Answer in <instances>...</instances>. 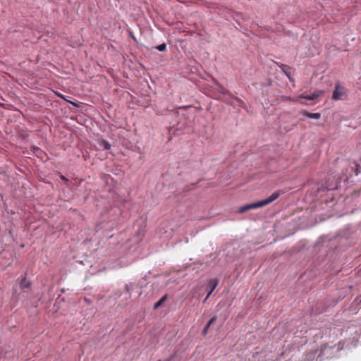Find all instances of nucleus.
<instances>
[{
    "label": "nucleus",
    "mask_w": 361,
    "mask_h": 361,
    "mask_svg": "<svg viewBox=\"0 0 361 361\" xmlns=\"http://www.w3.org/2000/svg\"><path fill=\"white\" fill-rule=\"evenodd\" d=\"M348 90L341 85L338 82L336 84L335 90L333 92L331 99L333 100H343L346 97Z\"/></svg>",
    "instance_id": "obj_2"
},
{
    "label": "nucleus",
    "mask_w": 361,
    "mask_h": 361,
    "mask_svg": "<svg viewBox=\"0 0 361 361\" xmlns=\"http://www.w3.org/2000/svg\"><path fill=\"white\" fill-rule=\"evenodd\" d=\"M355 166H356L355 175H357L360 173V171H359L360 165L359 164H356Z\"/></svg>",
    "instance_id": "obj_12"
},
{
    "label": "nucleus",
    "mask_w": 361,
    "mask_h": 361,
    "mask_svg": "<svg viewBox=\"0 0 361 361\" xmlns=\"http://www.w3.org/2000/svg\"><path fill=\"white\" fill-rule=\"evenodd\" d=\"M156 49L160 51H164L166 50V45L165 43H162L156 47Z\"/></svg>",
    "instance_id": "obj_10"
},
{
    "label": "nucleus",
    "mask_w": 361,
    "mask_h": 361,
    "mask_svg": "<svg viewBox=\"0 0 361 361\" xmlns=\"http://www.w3.org/2000/svg\"><path fill=\"white\" fill-rule=\"evenodd\" d=\"M234 100L236 102V104H237L239 106H240V107H245V102H244L242 99H239V98H238V97H235V98H234Z\"/></svg>",
    "instance_id": "obj_9"
},
{
    "label": "nucleus",
    "mask_w": 361,
    "mask_h": 361,
    "mask_svg": "<svg viewBox=\"0 0 361 361\" xmlns=\"http://www.w3.org/2000/svg\"><path fill=\"white\" fill-rule=\"evenodd\" d=\"M61 179L67 180V179L64 176H61Z\"/></svg>",
    "instance_id": "obj_15"
},
{
    "label": "nucleus",
    "mask_w": 361,
    "mask_h": 361,
    "mask_svg": "<svg viewBox=\"0 0 361 361\" xmlns=\"http://www.w3.org/2000/svg\"><path fill=\"white\" fill-rule=\"evenodd\" d=\"M216 320V317H213L212 318H211L209 319V321L208 322V323L207 324V325L205 326L204 329H203L202 331V334L203 335H206L208 332V330L210 327V326L214 324L215 322V321Z\"/></svg>",
    "instance_id": "obj_7"
},
{
    "label": "nucleus",
    "mask_w": 361,
    "mask_h": 361,
    "mask_svg": "<svg viewBox=\"0 0 361 361\" xmlns=\"http://www.w3.org/2000/svg\"><path fill=\"white\" fill-rule=\"evenodd\" d=\"M101 145L103 147V148L104 149H106V150H108L111 148V145L105 140L102 141Z\"/></svg>",
    "instance_id": "obj_11"
},
{
    "label": "nucleus",
    "mask_w": 361,
    "mask_h": 361,
    "mask_svg": "<svg viewBox=\"0 0 361 361\" xmlns=\"http://www.w3.org/2000/svg\"><path fill=\"white\" fill-rule=\"evenodd\" d=\"M144 233H145V231H144V230H142V231H138V234H139V235H144Z\"/></svg>",
    "instance_id": "obj_13"
},
{
    "label": "nucleus",
    "mask_w": 361,
    "mask_h": 361,
    "mask_svg": "<svg viewBox=\"0 0 361 361\" xmlns=\"http://www.w3.org/2000/svg\"><path fill=\"white\" fill-rule=\"evenodd\" d=\"M218 284H219V281L216 279H211L209 281V283L207 284V287L208 293H207V295L204 302H205L208 299V298L210 296V295L212 293V292L215 290V288H216Z\"/></svg>",
    "instance_id": "obj_4"
},
{
    "label": "nucleus",
    "mask_w": 361,
    "mask_h": 361,
    "mask_svg": "<svg viewBox=\"0 0 361 361\" xmlns=\"http://www.w3.org/2000/svg\"><path fill=\"white\" fill-rule=\"evenodd\" d=\"M282 193L283 192L281 191L274 192L268 198H267L265 200H261V201H259L257 202H254L252 204H246L245 206L241 207L239 209L238 212L242 214V213H244L250 209H257V208H259V207L266 206V205L271 203L272 202L275 201L276 199H278Z\"/></svg>",
    "instance_id": "obj_1"
},
{
    "label": "nucleus",
    "mask_w": 361,
    "mask_h": 361,
    "mask_svg": "<svg viewBox=\"0 0 361 361\" xmlns=\"http://www.w3.org/2000/svg\"><path fill=\"white\" fill-rule=\"evenodd\" d=\"M221 92H222L223 94H226V93H227L228 92H227V90H224V89H222Z\"/></svg>",
    "instance_id": "obj_14"
},
{
    "label": "nucleus",
    "mask_w": 361,
    "mask_h": 361,
    "mask_svg": "<svg viewBox=\"0 0 361 361\" xmlns=\"http://www.w3.org/2000/svg\"><path fill=\"white\" fill-rule=\"evenodd\" d=\"M35 149L36 151L39 150V147H36Z\"/></svg>",
    "instance_id": "obj_16"
},
{
    "label": "nucleus",
    "mask_w": 361,
    "mask_h": 361,
    "mask_svg": "<svg viewBox=\"0 0 361 361\" xmlns=\"http://www.w3.org/2000/svg\"><path fill=\"white\" fill-rule=\"evenodd\" d=\"M20 287L22 289L28 288L31 286V283L27 279L25 276L23 277L19 283Z\"/></svg>",
    "instance_id": "obj_5"
},
{
    "label": "nucleus",
    "mask_w": 361,
    "mask_h": 361,
    "mask_svg": "<svg viewBox=\"0 0 361 361\" xmlns=\"http://www.w3.org/2000/svg\"><path fill=\"white\" fill-rule=\"evenodd\" d=\"M303 114L310 118H312V119H319L321 118V114L320 113H310V112H308V111H305Z\"/></svg>",
    "instance_id": "obj_6"
},
{
    "label": "nucleus",
    "mask_w": 361,
    "mask_h": 361,
    "mask_svg": "<svg viewBox=\"0 0 361 361\" xmlns=\"http://www.w3.org/2000/svg\"><path fill=\"white\" fill-rule=\"evenodd\" d=\"M166 298H167L166 295L163 296L158 302H157L154 304V308L157 309L159 306H161L164 302V301L166 300Z\"/></svg>",
    "instance_id": "obj_8"
},
{
    "label": "nucleus",
    "mask_w": 361,
    "mask_h": 361,
    "mask_svg": "<svg viewBox=\"0 0 361 361\" xmlns=\"http://www.w3.org/2000/svg\"><path fill=\"white\" fill-rule=\"evenodd\" d=\"M324 93V91H323V90H316L312 94H311L310 95L305 96L303 94H301L297 99H292V101H299L300 98H303V99H305L307 100L312 101V100H314V99H317L318 97H321L322 95H323Z\"/></svg>",
    "instance_id": "obj_3"
}]
</instances>
